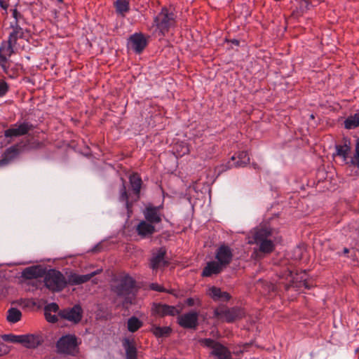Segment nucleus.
Wrapping results in <instances>:
<instances>
[{
    "label": "nucleus",
    "mask_w": 359,
    "mask_h": 359,
    "mask_svg": "<svg viewBox=\"0 0 359 359\" xmlns=\"http://www.w3.org/2000/svg\"><path fill=\"white\" fill-rule=\"evenodd\" d=\"M192 189V187L190 186L189 187V192L191 191V189Z\"/></svg>",
    "instance_id": "nucleus-46"
},
{
    "label": "nucleus",
    "mask_w": 359,
    "mask_h": 359,
    "mask_svg": "<svg viewBox=\"0 0 359 359\" xmlns=\"http://www.w3.org/2000/svg\"><path fill=\"white\" fill-rule=\"evenodd\" d=\"M233 253L231 248L226 245H221L216 251L215 259L224 268H225L232 259Z\"/></svg>",
    "instance_id": "nucleus-9"
},
{
    "label": "nucleus",
    "mask_w": 359,
    "mask_h": 359,
    "mask_svg": "<svg viewBox=\"0 0 359 359\" xmlns=\"http://www.w3.org/2000/svg\"><path fill=\"white\" fill-rule=\"evenodd\" d=\"M180 148H181V151H182V149L184 148V146L181 144V146H180Z\"/></svg>",
    "instance_id": "nucleus-44"
},
{
    "label": "nucleus",
    "mask_w": 359,
    "mask_h": 359,
    "mask_svg": "<svg viewBox=\"0 0 359 359\" xmlns=\"http://www.w3.org/2000/svg\"><path fill=\"white\" fill-rule=\"evenodd\" d=\"M151 311L154 315L158 316L176 315L177 322L180 323L179 311L178 309L174 306L162 304H154Z\"/></svg>",
    "instance_id": "nucleus-7"
},
{
    "label": "nucleus",
    "mask_w": 359,
    "mask_h": 359,
    "mask_svg": "<svg viewBox=\"0 0 359 359\" xmlns=\"http://www.w3.org/2000/svg\"><path fill=\"white\" fill-rule=\"evenodd\" d=\"M8 85L4 81H0V96H3L8 91Z\"/></svg>",
    "instance_id": "nucleus-40"
},
{
    "label": "nucleus",
    "mask_w": 359,
    "mask_h": 359,
    "mask_svg": "<svg viewBox=\"0 0 359 359\" xmlns=\"http://www.w3.org/2000/svg\"><path fill=\"white\" fill-rule=\"evenodd\" d=\"M120 192H121L120 201L125 202L126 208L128 209V210H129V202H128V195L126 193V188L124 184H123L122 188L120 190Z\"/></svg>",
    "instance_id": "nucleus-36"
},
{
    "label": "nucleus",
    "mask_w": 359,
    "mask_h": 359,
    "mask_svg": "<svg viewBox=\"0 0 359 359\" xmlns=\"http://www.w3.org/2000/svg\"><path fill=\"white\" fill-rule=\"evenodd\" d=\"M45 285L50 290L60 291L67 284V280L60 271H49L44 278Z\"/></svg>",
    "instance_id": "nucleus-4"
},
{
    "label": "nucleus",
    "mask_w": 359,
    "mask_h": 359,
    "mask_svg": "<svg viewBox=\"0 0 359 359\" xmlns=\"http://www.w3.org/2000/svg\"><path fill=\"white\" fill-rule=\"evenodd\" d=\"M31 129V126L27 123L15 124L11 128L5 131L6 138H13L27 134Z\"/></svg>",
    "instance_id": "nucleus-12"
},
{
    "label": "nucleus",
    "mask_w": 359,
    "mask_h": 359,
    "mask_svg": "<svg viewBox=\"0 0 359 359\" xmlns=\"http://www.w3.org/2000/svg\"><path fill=\"white\" fill-rule=\"evenodd\" d=\"M116 11L123 15L129 10V4L126 0H116L115 3Z\"/></svg>",
    "instance_id": "nucleus-33"
},
{
    "label": "nucleus",
    "mask_w": 359,
    "mask_h": 359,
    "mask_svg": "<svg viewBox=\"0 0 359 359\" xmlns=\"http://www.w3.org/2000/svg\"><path fill=\"white\" fill-rule=\"evenodd\" d=\"M16 52L11 45L6 41H3L0 46V65L4 69H6V62L10 57Z\"/></svg>",
    "instance_id": "nucleus-15"
},
{
    "label": "nucleus",
    "mask_w": 359,
    "mask_h": 359,
    "mask_svg": "<svg viewBox=\"0 0 359 359\" xmlns=\"http://www.w3.org/2000/svg\"><path fill=\"white\" fill-rule=\"evenodd\" d=\"M143 325V322L135 316H132L128 319L127 329L130 332L137 331Z\"/></svg>",
    "instance_id": "nucleus-27"
},
{
    "label": "nucleus",
    "mask_w": 359,
    "mask_h": 359,
    "mask_svg": "<svg viewBox=\"0 0 359 359\" xmlns=\"http://www.w3.org/2000/svg\"><path fill=\"white\" fill-rule=\"evenodd\" d=\"M42 342V338L39 334H21L20 344L27 348H34L37 347Z\"/></svg>",
    "instance_id": "nucleus-14"
},
{
    "label": "nucleus",
    "mask_w": 359,
    "mask_h": 359,
    "mask_svg": "<svg viewBox=\"0 0 359 359\" xmlns=\"http://www.w3.org/2000/svg\"><path fill=\"white\" fill-rule=\"evenodd\" d=\"M2 339L5 341L20 344V335H15L13 334H4L2 336Z\"/></svg>",
    "instance_id": "nucleus-35"
},
{
    "label": "nucleus",
    "mask_w": 359,
    "mask_h": 359,
    "mask_svg": "<svg viewBox=\"0 0 359 359\" xmlns=\"http://www.w3.org/2000/svg\"><path fill=\"white\" fill-rule=\"evenodd\" d=\"M13 17L15 18V22L11 23V25H15L16 23L18 24V21L19 18H21V15L16 9L13 10Z\"/></svg>",
    "instance_id": "nucleus-41"
},
{
    "label": "nucleus",
    "mask_w": 359,
    "mask_h": 359,
    "mask_svg": "<svg viewBox=\"0 0 359 359\" xmlns=\"http://www.w3.org/2000/svg\"><path fill=\"white\" fill-rule=\"evenodd\" d=\"M250 161V157L246 151H241L237 156H233L231 161L228 162V168L239 167L247 165Z\"/></svg>",
    "instance_id": "nucleus-19"
},
{
    "label": "nucleus",
    "mask_w": 359,
    "mask_h": 359,
    "mask_svg": "<svg viewBox=\"0 0 359 359\" xmlns=\"http://www.w3.org/2000/svg\"><path fill=\"white\" fill-rule=\"evenodd\" d=\"M359 126V112L354 114L346 118L344 127L346 129H353Z\"/></svg>",
    "instance_id": "nucleus-28"
},
{
    "label": "nucleus",
    "mask_w": 359,
    "mask_h": 359,
    "mask_svg": "<svg viewBox=\"0 0 359 359\" xmlns=\"http://www.w3.org/2000/svg\"><path fill=\"white\" fill-rule=\"evenodd\" d=\"M198 313L191 311L181 316V326L187 328H196L198 325Z\"/></svg>",
    "instance_id": "nucleus-20"
},
{
    "label": "nucleus",
    "mask_w": 359,
    "mask_h": 359,
    "mask_svg": "<svg viewBox=\"0 0 359 359\" xmlns=\"http://www.w3.org/2000/svg\"><path fill=\"white\" fill-rule=\"evenodd\" d=\"M186 304L191 306L194 305H199L200 304V300L198 298H188L186 302Z\"/></svg>",
    "instance_id": "nucleus-39"
},
{
    "label": "nucleus",
    "mask_w": 359,
    "mask_h": 359,
    "mask_svg": "<svg viewBox=\"0 0 359 359\" xmlns=\"http://www.w3.org/2000/svg\"><path fill=\"white\" fill-rule=\"evenodd\" d=\"M160 208L161 206H149L146 208L144 216L148 222L151 223H158L161 221V215L159 213Z\"/></svg>",
    "instance_id": "nucleus-23"
},
{
    "label": "nucleus",
    "mask_w": 359,
    "mask_h": 359,
    "mask_svg": "<svg viewBox=\"0 0 359 359\" xmlns=\"http://www.w3.org/2000/svg\"><path fill=\"white\" fill-rule=\"evenodd\" d=\"M351 153V147L348 143L345 142L342 144L336 145V155L341 158L342 161L350 165L349 154Z\"/></svg>",
    "instance_id": "nucleus-22"
},
{
    "label": "nucleus",
    "mask_w": 359,
    "mask_h": 359,
    "mask_svg": "<svg viewBox=\"0 0 359 359\" xmlns=\"http://www.w3.org/2000/svg\"><path fill=\"white\" fill-rule=\"evenodd\" d=\"M150 288L151 290H156V291H159V292L163 291V287L159 285H158L157 283H152V284H151Z\"/></svg>",
    "instance_id": "nucleus-42"
},
{
    "label": "nucleus",
    "mask_w": 359,
    "mask_h": 359,
    "mask_svg": "<svg viewBox=\"0 0 359 359\" xmlns=\"http://www.w3.org/2000/svg\"><path fill=\"white\" fill-rule=\"evenodd\" d=\"M152 333L157 337H165L170 334L171 329L169 327H159L154 325L151 327Z\"/></svg>",
    "instance_id": "nucleus-30"
},
{
    "label": "nucleus",
    "mask_w": 359,
    "mask_h": 359,
    "mask_svg": "<svg viewBox=\"0 0 359 359\" xmlns=\"http://www.w3.org/2000/svg\"><path fill=\"white\" fill-rule=\"evenodd\" d=\"M165 250L160 248L156 253L153 255L150 262V266L153 271H157L165 265Z\"/></svg>",
    "instance_id": "nucleus-18"
},
{
    "label": "nucleus",
    "mask_w": 359,
    "mask_h": 359,
    "mask_svg": "<svg viewBox=\"0 0 359 359\" xmlns=\"http://www.w3.org/2000/svg\"><path fill=\"white\" fill-rule=\"evenodd\" d=\"M77 340L75 336L68 334L62 337L57 343L59 352L74 355L77 352Z\"/></svg>",
    "instance_id": "nucleus-6"
},
{
    "label": "nucleus",
    "mask_w": 359,
    "mask_h": 359,
    "mask_svg": "<svg viewBox=\"0 0 359 359\" xmlns=\"http://www.w3.org/2000/svg\"><path fill=\"white\" fill-rule=\"evenodd\" d=\"M39 273L40 269L36 266L26 268L22 272V275L25 278L29 279L36 278L38 276H39Z\"/></svg>",
    "instance_id": "nucleus-32"
},
{
    "label": "nucleus",
    "mask_w": 359,
    "mask_h": 359,
    "mask_svg": "<svg viewBox=\"0 0 359 359\" xmlns=\"http://www.w3.org/2000/svg\"><path fill=\"white\" fill-rule=\"evenodd\" d=\"M131 187L135 194V200L139 198V194L142 186V180L137 174H133L130 177Z\"/></svg>",
    "instance_id": "nucleus-25"
},
{
    "label": "nucleus",
    "mask_w": 359,
    "mask_h": 359,
    "mask_svg": "<svg viewBox=\"0 0 359 359\" xmlns=\"http://www.w3.org/2000/svg\"><path fill=\"white\" fill-rule=\"evenodd\" d=\"M100 269L96 270L90 273L80 275L77 273H71L67 278V283L76 285L88 282L91 278L100 273Z\"/></svg>",
    "instance_id": "nucleus-13"
},
{
    "label": "nucleus",
    "mask_w": 359,
    "mask_h": 359,
    "mask_svg": "<svg viewBox=\"0 0 359 359\" xmlns=\"http://www.w3.org/2000/svg\"><path fill=\"white\" fill-rule=\"evenodd\" d=\"M137 231L140 235L146 236L154 232V226L147 222L142 221L137 226Z\"/></svg>",
    "instance_id": "nucleus-26"
},
{
    "label": "nucleus",
    "mask_w": 359,
    "mask_h": 359,
    "mask_svg": "<svg viewBox=\"0 0 359 359\" xmlns=\"http://www.w3.org/2000/svg\"><path fill=\"white\" fill-rule=\"evenodd\" d=\"M22 313L20 310L11 308L8 311L7 320L11 323H15L21 318Z\"/></svg>",
    "instance_id": "nucleus-31"
},
{
    "label": "nucleus",
    "mask_w": 359,
    "mask_h": 359,
    "mask_svg": "<svg viewBox=\"0 0 359 359\" xmlns=\"http://www.w3.org/2000/svg\"><path fill=\"white\" fill-rule=\"evenodd\" d=\"M279 283L284 285L287 290L290 287L310 288L305 271L294 274L291 270L287 269L280 275Z\"/></svg>",
    "instance_id": "nucleus-3"
},
{
    "label": "nucleus",
    "mask_w": 359,
    "mask_h": 359,
    "mask_svg": "<svg viewBox=\"0 0 359 359\" xmlns=\"http://www.w3.org/2000/svg\"><path fill=\"white\" fill-rule=\"evenodd\" d=\"M215 316L224 320L227 323H231L242 318L245 316L244 310L241 307L231 309L217 308L214 311Z\"/></svg>",
    "instance_id": "nucleus-5"
},
{
    "label": "nucleus",
    "mask_w": 359,
    "mask_h": 359,
    "mask_svg": "<svg viewBox=\"0 0 359 359\" xmlns=\"http://www.w3.org/2000/svg\"><path fill=\"white\" fill-rule=\"evenodd\" d=\"M207 293L216 302H227L231 299V295L228 292L222 291L220 288L215 286L210 287Z\"/></svg>",
    "instance_id": "nucleus-17"
},
{
    "label": "nucleus",
    "mask_w": 359,
    "mask_h": 359,
    "mask_svg": "<svg viewBox=\"0 0 359 359\" xmlns=\"http://www.w3.org/2000/svg\"><path fill=\"white\" fill-rule=\"evenodd\" d=\"M123 346L126 350L127 359H136L137 351L133 340L125 338L123 340Z\"/></svg>",
    "instance_id": "nucleus-24"
},
{
    "label": "nucleus",
    "mask_w": 359,
    "mask_h": 359,
    "mask_svg": "<svg viewBox=\"0 0 359 359\" xmlns=\"http://www.w3.org/2000/svg\"><path fill=\"white\" fill-rule=\"evenodd\" d=\"M305 4H307L306 7L309 8V4H308V2L307 1H305Z\"/></svg>",
    "instance_id": "nucleus-45"
},
{
    "label": "nucleus",
    "mask_w": 359,
    "mask_h": 359,
    "mask_svg": "<svg viewBox=\"0 0 359 359\" xmlns=\"http://www.w3.org/2000/svg\"><path fill=\"white\" fill-rule=\"evenodd\" d=\"M18 155V149L15 147H11L6 150L4 154V158L1 161V164H6L11 161Z\"/></svg>",
    "instance_id": "nucleus-29"
},
{
    "label": "nucleus",
    "mask_w": 359,
    "mask_h": 359,
    "mask_svg": "<svg viewBox=\"0 0 359 359\" xmlns=\"http://www.w3.org/2000/svg\"><path fill=\"white\" fill-rule=\"evenodd\" d=\"M147 44V39L141 33H135L133 34L128 41V48L136 53H140Z\"/></svg>",
    "instance_id": "nucleus-8"
},
{
    "label": "nucleus",
    "mask_w": 359,
    "mask_h": 359,
    "mask_svg": "<svg viewBox=\"0 0 359 359\" xmlns=\"http://www.w3.org/2000/svg\"><path fill=\"white\" fill-rule=\"evenodd\" d=\"M344 254H347L349 252V250L346 248H344L343 250Z\"/></svg>",
    "instance_id": "nucleus-43"
},
{
    "label": "nucleus",
    "mask_w": 359,
    "mask_h": 359,
    "mask_svg": "<svg viewBox=\"0 0 359 359\" xmlns=\"http://www.w3.org/2000/svg\"><path fill=\"white\" fill-rule=\"evenodd\" d=\"M60 316L69 321L76 323L81 319L82 309L79 305H75L72 309L61 311Z\"/></svg>",
    "instance_id": "nucleus-11"
},
{
    "label": "nucleus",
    "mask_w": 359,
    "mask_h": 359,
    "mask_svg": "<svg viewBox=\"0 0 359 359\" xmlns=\"http://www.w3.org/2000/svg\"><path fill=\"white\" fill-rule=\"evenodd\" d=\"M135 287V281L130 276H126L122 278L119 287L117 288V292L119 295L133 294Z\"/></svg>",
    "instance_id": "nucleus-16"
},
{
    "label": "nucleus",
    "mask_w": 359,
    "mask_h": 359,
    "mask_svg": "<svg viewBox=\"0 0 359 359\" xmlns=\"http://www.w3.org/2000/svg\"><path fill=\"white\" fill-rule=\"evenodd\" d=\"M350 165L359 168V138L356 140L353 155L350 158Z\"/></svg>",
    "instance_id": "nucleus-34"
},
{
    "label": "nucleus",
    "mask_w": 359,
    "mask_h": 359,
    "mask_svg": "<svg viewBox=\"0 0 359 359\" xmlns=\"http://www.w3.org/2000/svg\"><path fill=\"white\" fill-rule=\"evenodd\" d=\"M13 31L10 33L8 39L6 41L11 46L18 51L20 48L18 41L23 37L24 32L18 24L11 25Z\"/></svg>",
    "instance_id": "nucleus-10"
},
{
    "label": "nucleus",
    "mask_w": 359,
    "mask_h": 359,
    "mask_svg": "<svg viewBox=\"0 0 359 359\" xmlns=\"http://www.w3.org/2000/svg\"><path fill=\"white\" fill-rule=\"evenodd\" d=\"M175 15L172 12L163 8L154 20L150 29L155 34L161 36L168 32L175 25Z\"/></svg>",
    "instance_id": "nucleus-2"
},
{
    "label": "nucleus",
    "mask_w": 359,
    "mask_h": 359,
    "mask_svg": "<svg viewBox=\"0 0 359 359\" xmlns=\"http://www.w3.org/2000/svg\"><path fill=\"white\" fill-rule=\"evenodd\" d=\"M46 320L50 323H55L57 321V316L52 313H44Z\"/></svg>",
    "instance_id": "nucleus-38"
},
{
    "label": "nucleus",
    "mask_w": 359,
    "mask_h": 359,
    "mask_svg": "<svg viewBox=\"0 0 359 359\" xmlns=\"http://www.w3.org/2000/svg\"><path fill=\"white\" fill-rule=\"evenodd\" d=\"M59 2H62L63 0H57Z\"/></svg>",
    "instance_id": "nucleus-47"
},
{
    "label": "nucleus",
    "mask_w": 359,
    "mask_h": 359,
    "mask_svg": "<svg viewBox=\"0 0 359 359\" xmlns=\"http://www.w3.org/2000/svg\"><path fill=\"white\" fill-rule=\"evenodd\" d=\"M59 310V306L55 303H50L46 305L44 308V313H56Z\"/></svg>",
    "instance_id": "nucleus-37"
},
{
    "label": "nucleus",
    "mask_w": 359,
    "mask_h": 359,
    "mask_svg": "<svg viewBox=\"0 0 359 359\" xmlns=\"http://www.w3.org/2000/svg\"><path fill=\"white\" fill-rule=\"evenodd\" d=\"M224 268L217 261L208 262L202 271V276L210 277L219 273Z\"/></svg>",
    "instance_id": "nucleus-21"
},
{
    "label": "nucleus",
    "mask_w": 359,
    "mask_h": 359,
    "mask_svg": "<svg viewBox=\"0 0 359 359\" xmlns=\"http://www.w3.org/2000/svg\"><path fill=\"white\" fill-rule=\"evenodd\" d=\"M272 238H275L273 231L266 225L255 228L247 238L249 244L259 245V250L264 253L273 250L275 245Z\"/></svg>",
    "instance_id": "nucleus-1"
}]
</instances>
